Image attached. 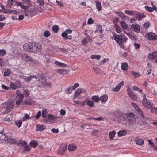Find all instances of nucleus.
Wrapping results in <instances>:
<instances>
[{"instance_id":"51","label":"nucleus","mask_w":157,"mask_h":157,"mask_svg":"<svg viewBox=\"0 0 157 157\" xmlns=\"http://www.w3.org/2000/svg\"><path fill=\"white\" fill-rule=\"evenodd\" d=\"M109 60V59L108 58H105L103 60L101 61L99 63V64L100 65H103L106 61Z\"/></svg>"},{"instance_id":"39","label":"nucleus","mask_w":157,"mask_h":157,"mask_svg":"<svg viewBox=\"0 0 157 157\" xmlns=\"http://www.w3.org/2000/svg\"><path fill=\"white\" fill-rule=\"evenodd\" d=\"M15 125L18 127H20L22 124V121L21 120H17L15 122Z\"/></svg>"},{"instance_id":"22","label":"nucleus","mask_w":157,"mask_h":157,"mask_svg":"<svg viewBox=\"0 0 157 157\" xmlns=\"http://www.w3.org/2000/svg\"><path fill=\"white\" fill-rule=\"evenodd\" d=\"M128 68V66L127 63L124 62L122 63L121 66V69L124 70L125 71L127 70Z\"/></svg>"},{"instance_id":"25","label":"nucleus","mask_w":157,"mask_h":157,"mask_svg":"<svg viewBox=\"0 0 157 157\" xmlns=\"http://www.w3.org/2000/svg\"><path fill=\"white\" fill-rule=\"evenodd\" d=\"M98 32L99 33H102V27L100 25H97V29L95 31V33Z\"/></svg>"},{"instance_id":"3","label":"nucleus","mask_w":157,"mask_h":157,"mask_svg":"<svg viewBox=\"0 0 157 157\" xmlns=\"http://www.w3.org/2000/svg\"><path fill=\"white\" fill-rule=\"evenodd\" d=\"M127 90L129 96L134 101H136L138 99L137 96L133 94L131 89L129 87H127Z\"/></svg>"},{"instance_id":"42","label":"nucleus","mask_w":157,"mask_h":157,"mask_svg":"<svg viewBox=\"0 0 157 157\" xmlns=\"http://www.w3.org/2000/svg\"><path fill=\"white\" fill-rule=\"evenodd\" d=\"M44 36L45 37H48L50 35V33L49 31L46 30L44 31L43 33Z\"/></svg>"},{"instance_id":"53","label":"nucleus","mask_w":157,"mask_h":157,"mask_svg":"<svg viewBox=\"0 0 157 157\" xmlns=\"http://www.w3.org/2000/svg\"><path fill=\"white\" fill-rule=\"evenodd\" d=\"M134 45L135 47V48L136 49H139L140 46V44L136 42H135L134 43Z\"/></svg>"},{"instance_id":"31","label":"nucleus","mask_w":157,"mask_h":157,"mask_svg":"<svg viewBox=\"0 0 157 157\" xmlns=\"http://www.w3.org/2000/svg\"><path fill=\"white\" fill-rule=\"evenodd\" d=\"M59 29V26L56 25H54L52 27V31L55 33H56L58 32Z\"/></svg>"},{"instance_id":"49","label":"nucleus","mask_w":157,"mask_h":157,"mask_svg":"<svg viewBox=\"0 0 157 157\" xmlns=\"http://www.w3.org/2000/svg\"><path fill=\"white\" fill-rule=\"evenodd\" d=\"M48 118H50L51 119H54L52 115L49 114L48 115V118H46L45 120V121L46 122H48Z\"/></svg>"},{"instance_id":"47","label":"nucleus","mask_w":157,"mask_h":157,"mask_svg":"<svg viewBox=\"0 0 157 157\" xmlns=\"http://www.w3.org/2000/svg\"><path fill=\"white\" fill-rule=\"evenodd\" d=\"M54 63L56 65L61 67L64 66L65 65L64 63H62L57 61H56Z\"/></svg>"},{"instance_id":"17","label":"nucleus","mask_w":157,"mask_h":157,"mask_svg":"<svg viewBox=\"0 0 157 157\" xmlns=\"http://www.w3.org/2000/svg\"><path fill=\"white\" fill-rule=\"evenodd\" d=\"M135 141L136 144L139 145H141L144 143V140L142 139L139 138L138 137H136L135 138Z\"/></svg>"},{"instance_id":"60","label":"nucleus","mask_w":157,"mask_h":157,"mask_svg":"<svg viewBox=\"0 0 157 157\" xmlns=\"http://www.w3.org/2000/svg\"><path fill=\"white\" fill-rule=\"evenodd\" d=\"M67 34L65 31L62 34V36L64 38L65 40H66V37L67 36Z\"/></svg>"},{"instance_id":"56","label":"nucleus","mask_w":157,"mask_h":157,"mask_svg":"<svg viewBox=\"0 0 157 157\" xmlns=\"http://www.w3.org/2000/svg\"><path fill=\"white\" fill-rule=\"evenodd\" d=\"M135 115L133 113H128L127 115V117H129L130 118H134Z\"/></svg>"},{"instance_id":"6","label":"nucleus","mask_w":157,"mask_h":157,"mask_svg":"<svg viewBox=\"0 0 157 157\" xmlns=\"http://www.w3.org/2000/svg\"><path fill=\"white\" fill-rule=\"evenodd\" d=\"M39 83L42 85H43L46 81L45 77L42 75H39L37 77Z\"/></svg>"},{"instance_id":"18","label":"nucleus","mask_w":157,"mask_h":157,"mask_svg":"<svg viewBox=\"0 0 157 157\" xmlns=\"http://www.w3.org/2000/svg\"><path fill=\"white\" fill-rule=\"evenodd\" d=\"M91 99L96 103H98L100 101V97L97 95L92 96Z\"/></svg>"},{"instance_id":"16","label":"nucleus","mask_w":157,"mask_h":157,"mask_svg":"<svg viewBox=\"0 0 157 157\" xmlns=\"http://www.w3.org/2000/svg\"><path fill=\"white\" fill-rule=\"evenodd\" d=\"M97 9L99 11H100L102 9V6L100 2L96 0L95 1Z\"/></svg>"},{"instance_id":"57","label":"nucleus","mask_w":157,"mask_h":157,"mask_svg":"<svg viewBox=\"0 0 157 157\" xmlns=\"http://www.w3.org/2000/svg\"><path fill=\"white\" fill-rule=\"evenodd\" d=\"M128 121L130 124L134 125L135 124V120L128 119Z\"/></svg>"},{"instance_id":"21","label":"nucleus","mask_w":157,"mask_h":157,"mask_svg":"<svg viewBox=\"0 0 157 157\" xmlns=\"http://www.w3.org/2000/svg\"><path fill=\"white\" fill-rule=\"evenodd\" d=\"M121 27L124 29L128 30V27L127 24L124 21H122L120 22Z\"/></svg>"},{"instance_id":"4","label":"nucleus","mask_w":157,"mask_h":157,"mask_svg":"<svg viewBox=\"0 0 157 157\" xmlns=\"http://www.w3.org/2000/svg\"><path fill=\"white\" fill-rule=\"evenodd\" d=\"M142 105L147 109H150L152 106V104L148 101L147 98L143 99L142 101Z\"/></svg>"},{"instance_id":"2","label":"nucleus","mask_w":157,"mask_h":157,"mask_svg":"<svg viewBox=\"0 0 157 157\" xmlns=\"http://www.w3.org/2000/svg\"><path fill=\"white\" fill-rule=\"evenodd\" d=\"M114 39L119 44L120 47L124 49L125 47L124 45L122 44L123 37L121 35H116L114 36Z\"/></svg>"},{"instance_id":"45","label":"nucleus","mask_w":157,"mask_h":157,"mask_svg":"<svg viewBox=\"0 0 157 157\" xmlns=\"http://www.w3.org/2000/svg\"><path fill=\"white\" fill-rule=\"evenodd\" d=\"M28 55L26 54H21V57L23 60L26 61V58L28 57Z\"/></svg>"},{"instance_id":"63","label":"nucleus","mask_w":157,"mask_h":157,"mask_svg":"<svg viewBox=\"0 0 157 157\" xmlns=\"http://www.w3.org/2000/svg\"><path fill=\"white\" fill-rule=\"evenodd\" d=\"M41 115V112L40 111H39L38 112L37 114L35 115V117L37 119H38L39 118Z\"/></svg>"},{"instance_id":"35","label":"nucleus","mask_w":157,"mask_h":157,"mask_svg":"<svg viewBox=\"0 0 157 157\" xmlns=\"http://www.w3.org/2000/svg\"><path fill=\"white\" fill-rule=\"evenodd\" d=\"M116 132L114 131H113L110 132L109 133V136L110 139H112L114 137Z\"/></svg>"},{"instance_id":"40","label":"nucleus","mask_w":157,"mask_h":157,"mask_svg":"<svg viewBox=\"0 0 157 157\" xmlns=\"http://www.w3.org/2000/svg\"><path fill=\"white\" fill-rule=\"evenodd\" d=\"M138 112L141 115V117L143 118L144 117V116L143 114V112L142 110L138 107L136 109Z\"/></svg>"},{"instance_id":"23","label":"nucleus","mask_w":157,"mask_h":157,"mask_svg":"<svg viewBox=\"0 0 157 157\" xmlns=\"http://www.w3.org/2000/svg\"><path fill=\"white\" fill-rule=\"evenodd\" d=\"M12 117V116L11 115L8 114L6 117L3 118L2 119L5 121L9 122L11 120Z\"/></svg>"},{"instance_id":"19","label":"nucleus","mask_w":157,"mask_h":157,"mask_svg":"<svg viewBox=\"0 0 157 157\" xmlns=\"http://www.w3.org/2000/svg\"><path fill=\"white\" fill-rule=\"evenodd\" d=\"M84 91L83 89H78L75 93V96L76 97L79 96L81 93Z\"/></svg>"},{"instance_id":"46","label":"nucleus","mask_w":157,"mask_h":157,"mask_svg":"<svg viewBox=\"0 0 157 157\" xmlns=\"http://www.w3.org/2000/svg\"><path fill=\"white\" fill-rule=\"evenodd\" d=\"M150 112L152 113H155L157 114V107L152 108L150 110Z\"/></svg>"},{"instance_id":"30","label":"nucleus","mask_w":157,"mask_h":157,"mask_svg":"<svg viewBox=\"0 0 157 157\" xmlns=\"http://www.w3.org/2000/svg\"><path fill=\"white\" fill-rule=\"evenodd\" d=\"M10 88L14 90L18 88L17 86L14 83L12 82H10Z\"/></svg>"},{"instance_id":"59","label":"nucleus","mask_w":157,"mask_h":157,"mask_svg":"<svg viewBox=\"0 0 157 157\" xmlns=\"http://www.w3.org/2000/svg\"><path fill=\"white\" fill-rule=\"evenodd\" d=\"M7 141L10 143H15V140L12 138H8L7 139Z\"/></svg>"},{"instance_id":"29","label":"nucleus","mask_w":157,"mask_h":157,"mask_svg":"<svg viewBox=\"0 0 157 157\" xmlns=\"http://www.w3.org/2000/svg\"><path fill=\"white\" fill-rule=\"evenodd\" d=\"M87 105L90 107H92L94 106V102L90 100H88L86 101Z\"/></svg>"},{"instance_id":"48","label":"nucleus","mask_w":157,"mask_h":157,"mask_svg":"<svg viewBox=\"0 0 157 157\" xmlns=\"http://www.w3.org/2000/svg\"><path fill=\"white\" fill-rule=\"evenodd\" d=\"M131 74L132 75H133L135 78L138 77L140 76L139 73L136 72L135 71H132Z\"/></svg>"},{"instance_id":"33","label":"nucleus","mask_w":157,"mask_h":157,"mask_svg":"<svg viewBox=\"0 0 157 157\" xmlns=\"http://www.w3.org/2000/svg\"><path fill=\"white\" fill-rule=\"evenodd\" d=\"M30 145L31 147L35 148L37 146V143L35 141H31L30 143Z\"/></svg>"},{"instance_id":"7","label":"nucleus","mask_w":157,"mask_h":157,"mask_svg":"<svg viewBox=\"0 0 157 157\" xmlns=\"http://www.w3.org/2000/svg\"><path fill=\"white\" fill-rule=\"evenodd\" d=\"M131 28L133 31L139 33L140 31V27L137 24H132L131 25Z\"/></svg>"},{"instance_id":"27","label":"nucleus","mask_w":157,"mask_h":157,"mask_svg":"<svg viewBox=\"0 0 157 157\" xmlns=\"http://www.w3.org/2000/svg\"><path fill=\"white\" fill-rule=\"evenodd\" d=\"M30 92L27 89H26L25 90L23 91V95L25 97H27L29 95Z\"/></svg>"},{"instance_id":"50","label":"nucleus","mask_w":157,"mask_h":157,"mask_svg":"<svg viewBox=\"0 0 157 157\" xmlns=\"http://www.w3.org/2000/svg\"><path fill=\"white\" fill-rule=\"evenodd\" d=\"M149 26V24L148 23H145L143 25V27L144 29H147Z\"/></svg>"},{"instance_id":"62","label":"nucleus","mask_w":157,"mask_h":157,"mask_svg":"<svg viewBox=\"0 0 157 157\" xmlns=\"http://www.w3.org/2000/svg\"><path fill=\"white\" fill-rule=\"evenodd\" d=\"M13 10L10 9H6L4 11V13H12Z\"/></svg>"},{"instance_id":"26","label":"nucleus","mask_w":157,"mask_h":157,"mask_svg":"<svg viewBox=\"0 0 157 157\" xmlns=\"http://www.w3.org/2000/svg\"><path fill=\"white\" fill-rule=\"evenodd\" d=\"M16 94L17 95V97L18 98H24V96L19 90H16Z\"/></svg>"},{"instance_id":"11","label":"nucleus","mask_w":157,"mask_h":157,"mask_svg":"<svg viewBox=\"0 0 157 157\" xmlns=\"http://www.w3.org/2000/svg\"><path fill=\"white\" fill-rule=\"evenodd\" d=\"M124 84V82L123 81H121L118 85L115 87L112 88V90L114 92H117L118 91L121 87Z\"/></svg>"},{"instance_id":"36","label":"nucleus","mask_w":157,"mask_h":157,"mask_svg":"<svg viewBox=\"0 0 157 157\" xmlns=\"http://www.w3.org/2000/svg\"><path fill=\"white\" fill-rule=\"evenodd\" d=\"M14 2L13 0H8L6 6L9 8H10L13 3Z\"/></svg>"},{"instance_id":"24","label":"nucleus","mask_w":157,"mask_h":157,"mask_svg":"<svg viewBox=\"0 0 157 157\" xmlns=\"http://www.w3.org/2000/svg\"><path fill=\"white\" fill-rule=\"evenodd\" d=\"M58 72L63 75H66L67 73V70L65 69H59L58 70Z\"/></svg>"},{"instance_id":"61","label":"nucleus","mask_w":157,"mask_h":157,"mask_svg":"<svg viewBox=\"0 0 157 157\" xmlns=\"http://www.w3.org/2000/svg\"><path fill=\"white\" fill-rule=\"evenodd\" d=\"M30 150V147L29 146H26V145H25L24 146V149H23V151L25 152L27 151H29Z\"/></svg>"},{"instance_id":"32","label":"nucleus","mask_w":157,"mask_h":157,"mask_svg":"<svg viewBox=\"0 0 157 157\" xmlns=\"http://www.w3.org/2000/svg\"><path fill=\"white\" fill-rule=\"evenodd\" d=\"M114 27L117 33H120L121 31V28L117 25H116L114 26Z\"/></svg>"},{"instance_id":"44","label":"nucleus","mask_w":157,"mask_h":157,"mask_svg":"<svg viewBox=\"0 0 157 157\" xmlns=\"http://www.w3.org/2000/svg\"><path fill=\"white\" fill-rule=\"evenodd\" d=\"M133 89L135 90L139 91L140 93H141L142 92V90L140 89L139 88L136 86H133Z\"/></svg>"},{"instance_id":"13","label":"nucleus","mask_w":157,"mask_h":157,"mask_svg":"<svg viewBox=\"0 0 157 157\" xmlns=\"http://www.w3.org/2000/svg\"><path fill=\"white\" fill-rule=\"evenodd\" d=\"M67 150L66 146L65 145H62L59 148V151L61 154H63Z\"/></svg>"},{"instance_id":"52","label":"nucleus","mask_w":157,"mask_h":157,"mask_svg":"<svg viewBox=\"0 0 157 157\" xmlns=\"http://www.w3.org/2000/svg\"><path fill=\"white\" fill-rule=\"evenodd\" d=\"M91 134L93 136L97 135L98 134V131L97 130H96L95 129H94L91 132Z\"/></svg>"},{"instance_id":"9","label":"nucleus","mask_w":157,"mask_h":157,"mask_svg":"<svg viewBox=\"0 0 157 157\" xmlns=\"http://www.w3.org/2000/svg\"><path fill=\"white\" fill-rule=\"evenodd\" d=\"M148 57L149 59H155L157 58V51L154 52L152 54H149Z\"/></svg>"},{"instance_id":"8","label":"nucleus","mask_w":157,"mask_h":157,"mask_svg":"<svg viewBox=\"0 0 157 157\" xmlns=\"http://www.w3.org/2000/svg\"><path fill=\"white\" fill-rule=\"evenodd\" d=\"M26 82H29L31 81H35L37 79V77L34 76H30L24 78Z\"/></svg>"},{"instance_id":"15","label":"nucleus","mask_w":157,"mask_h":157,"mask_svg":"<svg viewBox=\"0 0 157 157\" xmlns=\"http://www.w3.org/2000/svg\"><path fill=\"white\" fill-rule=\"evenodd\" d=\"M108 98V96L106 94L103 95L100 97V100L101 101V102L105 103Z\"/></svg>"},{"instance_id":"34","label":"nucleus","mask_w":157,"mask_h":157,"mask_svg":"<svg viewBox=\"0 0 157 157\" xmlns=\"http://www.w3.org/2000/svg\"><path fill=\"white\" fill-rule=\"evenodd\" d=\"M10 72L11 71L9 69H6L4 73V76H9Z\"/></svg>"},{"instance_id":"41","label":"nucleus","mask_w":157,"mask_h":157,"mask_svg":"<svg viewBox=\"0 0 157 157\" xmlns=\"http://www.w3.org/2000/svg\"><path fill=\"white\" fill-rule=\"evenodd\" d=\"M27 143L26 142L22 141L19 143L18 144V145L20 147L25 146V145H26Z\"/></svg>"},{"instance_id":"12","label":"nucleus","mask_w":157,"mask_h":157,"mask_svg":"<svg viewBox=\"0 0 157 157\" xmlns=\"http://www.w3.org/2000/svg\"><path fill=\"white\" fill-rule=\"evenodd\" d=\"M46 126L42 124H37L36 125V131H41L44 130Z\"/></svg>"},{"instance_id":"58","label":"nucleus","mask_w":157,"mask_h":157,"mask_svg":"<svg viewBox=\"0 0 157 157\" xmlns=\"http://www.w3.org/2000/svg\"><path fill=\"white\" fill-rule=\"evenodd\" d=\"M5 137L6 136L5 134H3L2 133L0 132V140H4Z\"/></svg>"},{"instance_id":"54","label":"nucleus","mask_w":157,"mask_h":157,"mask_svg":"<svg viewBox=\"0 0 157 157\" xmlns=\"http://www.w3.org/2000/svg\"><path fill=\"white\" fill-rule=\"evenodd\" d=\"M145 8L149 12H152L153 11V10L152 9V7H149L148 6H145Z\"/></svg>"},{"instance_id":"37","label":"nucleus","mask_w":157,"mask_h":157,"mask_svg":"<svg viewBox=\"0 0 157 157\" xmlns=\"http://www.w3.org/2000/svg\"><path fill=\"white\" fill-rule=\"evenodd\" d=\"M101 58V56L99 55H92L91 56L92 59L99 60Z\"/></svg>"},{"instance_id":"1","label":"nucleus","mask_w":157,"mask_h":157,"mask_svg":"<svg viewBox=\"0 0 157 157\" xmlns=\"http://www.w3.org/2000/svg\"><path fill=\"white\" fill-rule=\"evenodd\" d=\"M24 50L29 52L36 53L41 50V46L39 43L36 42H29L25 44L23 46Z\"/></svg>"},{"instance_id":"38","label":"nucleus","mask_w":157,"mask_h":157,"mask_svg":"<svg viewBox=\"0 0 157 157\" xmlns=\"http://www.w3.org/2000/svg\"><path fill=\"white\" fill-rule=\"evenodd\" d=\"M47 114V111L46 109H44L42 111V115L43 118H45L46 117Z\"/></svg>"},{"instance_id":"28","label":"nucleus","mask_w":157,"mask_h":157,"mask_svg":"<svg viewBox=\"0 0 157 157\" xmlns=\"http://www.w3.org/2000/svg\"><path fill=\"white\" fill-rule=\"evenodd\" d=\"M14 83L18 88H21L22 86V85L19 80H16Z\"/></svg>"},{"instance_id":"10","label":"nucleus","mask_w":157,"mask_h":157,"mask_svg":"<svg viewBox=\"0 0 157 157\" xmlns=\"http://www.w3.org/2000/svg\"><path fill=\"white\" fill-rule=\"evenodd\" d=\"M13 106L12 103H9L7 105V106L5 108V113H8L11 111V109L13 108Z\"/></svg>"},{"instance_id":"14","label":"nucleus","mask_w":157,"mask_h":157,"mask_svg":"<svg viewBox=\"0 0 157 157\" xmlns=\"http://www.w3.org/2000/svg\"><path fill=\"white\" fill-rule=\"evenodd\" d=\"M77 147V146L75 144H72L69 145L68 149L70 151H72L75 150Z\"/></svg>"},{"instance_id":"64","label":"nucleus","mask_w":157,"mask_h":157,"mask_svg":"<svg viewBox=\"0 0 157 157\" xmlns=\"http://www.w3.org/2000/svg\"><path fill=\"white\" fill-rule=\"evenodd\" d=\"M6 52L4 50H0V56H3L6 54Z\"/></svg>"},{"instance_id":"20","label":"nucleus","mask_w":157,"mask_h":157,"mask_svg":"<svg viewBox=\"0 0 157 157\" xmlns=\"http://www.w3.org/2000/svg\"><path fill=\"white\" fill-rule=\"evenodd\" d=\"M127 133V131L125 130H123L120 131L118 133V135L119 137L125 135Z\"/></svg>"},{"instance_id":"43","label":"nucleus","mask_w":157,"mask_h":157,"mask_svg":"<svg viewBox=\"0 0 157 157\" xmlns=\"http://www.w3.org/2000/svg\"><path fill=\"white\" fill-rule=\"evenodd\" d=\"M72 86H70L66 90V92L68 94H70L71 93L73 90H74L73 89Z\"/></svg>"},{"instance_id":"55","label":"nucleus","mask_w":157,"mask_h":157,"mask_svg":"<svg viewBox=\"0 0 157 157\" xmlns=\"http://www.w3.org/2000/svg\"><path fill=\"white\" fill-rule=\"evenodd\" d=\"M17 100L16 102V103L17 105H19L21 102H22L23 98H19Z\"/></svg>"},{"instance_id":"5","label":"nucleus","mask_w":157,"mask_h":157,"mask_svg":"<svg viewBox=\"0 0 157 157\" xmlns=\"http://www.w3.org/2000/svg\"><path fill=\"white\" fill-rule=\"evenodd\" d=\"M149 40H157V35L153 33L150 32L146 34L145 36Z\"/></svg>"}]
</instances>
